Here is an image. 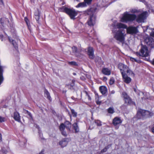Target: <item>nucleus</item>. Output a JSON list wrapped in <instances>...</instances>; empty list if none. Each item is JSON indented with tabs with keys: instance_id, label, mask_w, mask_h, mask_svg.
Here are the masks:
<instances>
[{
	"instance_id": "obj_16",
	"label": "nucleus",
	"mask_w": 154,
	"mask_h": 154,
	"mask_svg": "<svg viewBox=\"0 0 154 154\" xmlns=\"http://www.w3.org/2000/svg\"><path fill=\"white\" fill-rule=\"evenodd\" d=\"M124 81L126 83H129L131 81V79L128 77L126 73L122 75Z\"/></svg>"
},
{
	"instance_id": "obj_59",
	"label": "nucleus",
	"mask_w": 154,
	"mask_h": 154,
	"mask_svg": "<svg viewBox=\"0 0 154 154\" xmlns=\"http://www.w3.org/2000/svg\"><path fill=\"white\" fill-rule=\"evenodd\" d=\"M0 22L1 23V24L2 23V22H1V20L0 19Z\"/></svg>"
},
{
	"instance_id": "obj_2",
	"label": "nucleus",
	"mask_w": 154,
	"mask_h": 154,
	"mask_svg": "<svg viewBox=\"0 0 154 154\" xmlns=\"http://www.w3.org/2000/svg\"><path fill=\"white\" fill-rule=\"evenodd\" d=\"M116 26L119 28H123L126 29L127 33L130 34H135L138 32L137 28L134 26H129L127 27L126 25L120 23H117Z\"/></svg>"
},
{
	"instance_id": "obj_7",
	"label": "nucleus",
	"mask_w": 154,
	"mask_h": 154,
	"mask_svg": "<svg viewBox=\"0 0 154 154\" xmlns=\"http://www.w3.org/2000/svg\"><path fill=\"white\" fill-rule=\"evenodd\" d=\"M145 43L151 48H154V40L151 37H146L144 40Z\"/></svg>"
},
{
	"instance_id": "obj_27",
	"label": "nucleus",
	"mask_w": 154,
	"mask_h": 154,
	"mask_svg": "<svg viewBox=\"0 0 154 154\" xmlns=\"http://www.w3.org/2000/svg\"><path fill=\"white\" fill-rule=\"evenodd\" d=\"M8 38L9 42L12 43L13 46H14L15 47H16L17 44L15 41L11 39L9 36L8 37Z\"/></svg>"
},
{
	"instance_id": "obj_40",
	"label": "nucleus",
	"mask_w": 154,
	"mask_h": 154,
	"mask_svg": "<svg viewBox=\"0 0 154 154\" xmlns=\"http://www.w3.org/2000/svg\"><path fill=\"white\" fill-rule=\"evenodd\" d=\"M114 82V80L113 78H111L109 81V83L111 85L113 84Z\"/></svg>"
},
{
	"instance_id": "obj_12",
	"label": "nucleus",
	"mask_w": 154,
	"mask_h": 154,
	"mask_svg": "<svg viewBox=\"0 0 154 154\" xmlns=\"http://www.w3.org/2000/svg\"><path fill=\"white\" fill-rule=\"evenodd\" d=\"M142 110L143 111V112H142L141 114L143 118L149 117L153 115V113L152 112H151L149 111L143 109H142Z\"/></svg>"
},
{
	"instance_id": "obj_9",
	"label": "nucleus",
	"mask_w": 154,
	"mask_h": 154,
	"mask_svg": "<svg viewBox=\"0 0 154 154\" xmlns=\"http://www.w3.org/2000/svg\"><path fill=\"white\" fill-rule=\"evenodd\" d=\"M147 14L146 11H145L139 15L136 19V21L138 23L143 22L144 20L146 18V15Z\"/></svg>"
},
{
	"instance_id": "obj_37",
	"label": "nucleus",
	"mask_w": 154,
	"mask_h": 154,
	"mask_svg": "<svg viewBox=\"0 0 154 154\" xmlns=\"http://www.w3.org/2000/svg\"><path fill=\"white\" fill-rule=\"evenodd\" d=\"M24 20H25V21L27 26H28V28L29 29V30L30 31H31V30H30V28L29 27V24L28 23H29V20L28 19V18L26 17H25V19H24Z\"/></svg>"
},
{
	"instance_id": "obj_18",
	"label": "nucleus",
	"mask_w": 154,
	"mask_h": 154,
	"mask_svg": "<svg viewBox=\"0 0 154 154\" xmlns=\"http://www.w3.org/2000/svg\"><path fill=\"white\" fill-rule=\"evenodd\" d=\"M79 122L76 120V122L73 124L74 129L75 130V133L78 132L79 131V129L78 126V124Z\"/></svg>"
},
{
	"instance_id": "obj_44",
	"label": "nucleus",
	"mask_w": 154,
	"mask_h": 154,
	"mask_svg": "<svg viewBox=\"0 0 154 154\" xmlns=\"http://www.w3.org/2000/svg\"><path fill=\"white\" fill-rule=\"evenodd\" d=\"M131 12L133 13H136L138 12V11L137 10L133 9L131 10Z\"/></svg>"
},
{
	"instance_id": "obj_29",
	"label": "nucleus",
	"mask_w": 154,
	"mask_h": 154,
	"mask_svg": "<svg viewBox=\"0 0 154 154\" xmlns=\"http://www.w3.org/2000/svg\"><path fill=\"white\" fill-rule=\"evenodd\" d=\"M151 29V32L150 33V35L154 37V28L150 29L149 28V26H146V30Z\"/></svg>"
},
{
	"instance_id": "obj_56",
	"label": "nucleus",
	"mask_w": 154,
	"mask_h": 154,
	"mask_svg": "<svg viewBox=\"0 0 154 154\" xmlns=\"http://www.w3.org/2000/svg\"><path fill=\"white\" fill-rule=\"evenodd\" d=\"M73 75H76V73H75V72H73V73H72Z\"/></svg>"
},
{
	"instance_id": "obj_48",
	"label": "nucleus",
	"mask_w": 154,
	"mask_h": 154,
	"mask_svg": "<svg viewBox=\"0 0 154 154\" xmlns=\"http://www.w3.org/2000/svg\"><path fill=\"white\" fill-rule=\"evenodd\" d=\"M115 93V91H114V90H112V91H111V92H110V94H114Z\"/></svg>"
},
{
	"instance_id": "obj_57",
	"label": "nucleus",
	"mask_w": 154,
	"mask_h": 154,
	"mask_svg": "<svg viewBox=\"0 0 154 154\" xmlns=\"http://www.w3.org/2000/svg\"><path fill=\"white\" fill-rule=\"evenodd\" d=\"M68 114H69V116H70V118H71V115L70 114V113L69 112L68 113Z\"/></svg>"
},
{
	"instance_id": "obj_17",
	"label": "nucleus",
	"mask_w": 154,
	"mask_h": 154,
	"mask_svg": "<svg viewBox=\"0 0 154 154\" xmlns=\"http://www.w3.org/2000/svg\"><path fill=\"white\" fill-rule=\"evenodd\" d=\"M68 143L67 139H65L60 141L59 143V144L62 147H63L67 145Z\"/></svg>"
},
{
	"instance_id": "obj_6",
	"label": "nucleus",
	"mask_w": 154,
	"mask_h": 154,
	"mask_svg": "<svg viewBox=\"0 0 154 154\" xmlns=\"http://www.w3.org/2000/svg\"><path fill=\"white\" fill-rule=\"evenodd\" d=\"M122 95L125 103L129 105H135V103L132 101L131 99L126 92H122Z\"/></svg>"
},
{
	"instance_id": "obj_50",
	"label": "nucleus",
	"mask_w": 154,
	"mask_h": 154,
	"mask_svg": "<svg viewBox=\"0 0 154 154\" xmlns=\"http://www.w3.org/2000/svg\"><path fill=\"white\" fill-rule=\"evenodd\" d=\"M152 132L154 134V127L152 128L151 129Z\"/></svg>"
},
{
	"instance_id": "obj_5",
	"label": "nucleus",
	"mask_w": 154,
	"mask_h": 154,
	"mask_svg": "<svg viewBox=\"0 0 154 154\" xmlns=\"http://www.w3.org/2000/svg\"><path fill=\"white\" fill-rule=\"evenodd\" d=\"M135 54L137 56L146 57L149 56V52L147 47L145 45H142L140 49V52H137Z\"/></svg>"
},
{
	"instance_id": "obj_34",
	"label": "nucleus",
	"mask_w": 154,
	"mask_h": 154,
	"mask_svg": "<svg viewBox=\"0 0 154 154\" xmlns=\"http://www.w3.org/2000/svg\"><path fill=\"white\" fill-rule=\"evenodd\" d=\"M94 122L97 126H100L102 125L101 122L99 120H95Z\"/></svg>"
},
{
	"instance_id": "obj_4",
	"label": "nucleus",
	"mask_w": 154,
	"mask_h": 154,
	"mask_svg": "<svg viewBox=\"0 0 154 154\" xmlns=\"http://www.w3.org/2000/svg\"><path fill=\"white\" fill-rule=\"evenodd\" d=\"M137 18V16L134 14H130L128 12H125L121 19V21L122 22L127 23L134 20Z\"/></svg>"
},
{
	"instance_id": "obj_3",
	"label": "nucleus",
	"mask_w": 154,
	"mask_h": 154,
	"mask_svg": "<svg viewBox=\"0 0 154 154\" xmlns=\"http://www.w3.org/2000/svg\"><path fill=\"white\" fill-rule=\"evenodd\" d=\"M96 10L95 8H91L88 12V14L89 15V18L87 22L89 26H93L95 23L96 16L94 14Z\"/></svg>"
},
{
	"instance_id": "obj_49",
	"label": "nucleus",
	"mask_w": 154,
	"mask_h": 154,
	"mask_svg": "<svg viewBox=\"0 0 154 154\" xmlns=\"http://www.w3.org/2000/svg\"><path fill=\"white\" fill-rule=\"evenodd\" d=\"M3 35H0V39L2 40V41H3Z\"/></svg>"
},
{
	"instance_id": "obj_51",
	"label": "nucleus",
	"mask_w": 154,
	"mask_h": 154,
	"mask_svg": "<svg viewBox=\"0 0 154 154\" xmlns=\"http://www.w3.org/2000/svg\"><path fill=\"white\" fill-rule=\"evenodd\" d=\"M44 150H42L41 152L39 153V154H44Z\"/></svg>"
},
{
	"instance_id": "obj_31",
	"label": "nucleus",
	"mask_w": 154,
	"mask_h": 154,
	"mask_svg": "<svg viewBox=\"0 0 154 154\" xmlns=\"http://www.w3.org/2000/svg\"><path fill=\"white\" fill-rule=\"evenodd\" d=\"M71 110L72 116L74 117H76L77 116V112L74 109H71Z\"/></svg>"
},
{
	"instance_id": "obj_20",
	"label": "nucleus",
	"mask_w": 154,
	"mask_h": 154,
	"mask_svg": "<svg viewBox=\"0 0 154 154\" xmlns=\"http://www.w3.org/2000/svg\"><path fill=\"white\" fill-rule=\"evenodd\" d=\"M14 118L16 121L18 122L20 121V114L17 111H16L14 113Z\"/></svg>"
},
{
	"instance_id": "obj_10",
	"label": "nucleus",
	"mask_w": 154,
	"mask_h": 154,
	"mask_svg": "<svg viewBox=\"0 0 154 154\" xmlns=\"http://www.w3.org/2000/svg\"><path fill=\"white\" fill-rule=\"evenodd\" d=\"M119 69L120 70L122 75L125 73V71L127 69H128V66L124 64L120 63L118 66Z\"/></svg>"
},
{
	"instance_id": "obj_32",
	"label": "nucleus",
	"mask_w": 154,
	"mask_h": 154,
	"mask_svg": "<svg viewBox=\"0 0 154 154\" xmlns=\"http://www.w3.org/2000/svg\"><path fill=\"white\" fill-rule=\"evenodd\" d=\"M68 64L71 66H78V64L75 61H71V62H69L68 63Z\"/></svg>"
},
{
	"instance_id": "obj_52",
	"label": "nucleus",
	"mask_w": 154,
	"mask_h": 154,
	"mask_svg": "<svg viewBox=\"0 0 154 154\" xmlns=\"http://www.w3.org/2000/svg\"><path fill=\"white\" fill-rule=\"evenodd\" d=\"M105 1L106 2V3H107L108 2V0H103V2H104V1Z\"/></svg>"
},
{
	"instance_id": "obj_26",
	"label": "nucleus",
	"mask_w": 154,
	"mask_h": 154,
	"mask_svg": "<svg viewBox=\"0 0 154 154\" xmlns=\"http://www.w3.org/2000/svg\"><path fill=\"white\" fill-rule=\"evenodd\" d=\"M111 146V144H109L107 146L105 147L104 148H103V149L101 150L100 151L101 153H103L106 152L107 151V150L109 148V147Z\"/></svg>"
},
{
	"instance_id": "obj_55",
	"label": "nucleus",
	"mask_w": 154,
	"mask_h": 154,
	"mask_svg": "<svg viewBox=\"0 0 154 154\" xmlns=\"http://www.w3.org/2000/svg\"><path fill=\"white\" fill-rule=\"evenodd\" d=\"M2 139V135L0 133V140Z\"/></svg>"
},
{
	"instance_id": "obj_35",
	"label": "nucleus",
	"mask_w": 154,
	"mask_h": 154,
	"mask_svg": "<svg viewBox=\"0 0 154 154\" xmlns=\"http://www.w3.org/2000/svg\"><path fill=\"white\" fill-rule=\"evenodd\" d=\"M66 8L68 9V8L63 6V7L60 8L59 10H60V11L65 12L66 13Z\"/></svg>"
},
{
	"instance_id": "obj_11",
	"label": "nucleus",
	"mask_w": 154,
	"mask_h": 154,
	"mask_svg": "<svg viewBox=\"0 0 154 154\" xmlns=\"http://www.w3.org/2000/svg\"><path fill=\"white\" fill-rule=\"evenodd\" d=\"M72 52L74 54V55H75L77 57H79L80 56L81 52L82 51L81 49H78L77 47L75 46H73L72 47Z\"/></svg>"
},
{
	"instance_id": "obj_22",
	"label": "nucleus",
	"mask_w": 154,
	"mask_h": 154,
	"mask_svg": "<svg viewBox=\"0 0 154 154\" xmlns=\"http://www.w3.org/2000/svg\"><path fill=\"white\" fill-rule=\"evenodd\" d=\"M102 72L105 75H109L111 74L110 70L108 68H103L102 70Z\"/></svg>"
},
{
	"instance_id": "obj_62",
	"label": "nucleus",
	"mask_w": 154,
	"mask_h": 154,
	"mask_svg": "<svg viewBox=\"0 0 154 154\" xmlns=\"http://www.w3.org/2000/svg\"><path fill=\"white\" fill-rule=\"evenodd\" d=\"M134 91L135 92H136V89H135L134 90Z\"/></svg>"
},
{
	"instance_id": "obj_38",
	"label": "nucleus",
	"mask_w": 154,
	"mask_h": 154,
	"mask_svg": "<svg viewBox=\"0 0 154 154\" xmlns=\"http://www.w3.org/2000/svg\"><path fill=\"white\" fill-rule=\"evenodd\" d=\"M130 60L132 61H135L136 62L139 63L140 62V61L139 60H137L135 58L132 57H131L130 58Z\"/></svg>"
},
{
	"instance_id": "obj_15",
	"label": "nucleus",
	"mask_w": 154,
	"mask_h": 154,
	"mask_svg": "<svg viewBox=\"0 0 154 154\" xmlns=\"http://www.w3.org/2000/svg\"><path fill=\"white\" fill-rule=\"evenodd\" d=\"M122 122V121L121 118L118 117H115L112 121V123L115 126L121 124Z\"/></svg>"
},
{
	"instance_id": "obj_28",
	"label": "nucleus",
	"mask_w": 154,
	"mask_h": 154,
	"mask_svg": "<svg viewBox=\"0 0 154 154\" xmlns=\"http://www.w3.org/2000/svg\"><path fill=\"white\" fill-rule=\"evenodd\" d=\"M126 71L127 73H128L129 75H131V76H134V72L131 70L129 69L128 67V69H127L126 70Z\"/></svg>"
},
{
	"instance_id": "obj_13",
	"label": "nucleus",
	"mask_w": 154,
	"mask_h": 154,
	"mask_svg": "<svg viewBox=\"0 0 154 154\" xmlns=\"http://www.w3.org/2000/svg\"><path fill=\"white\" fill-rule=\"evenodd\" d=\"M88 54L90 58L93 59L94 56V50L92 47H89L88 48Z\"/></svg>"
},
{
	"instance_id": "obj_21",
	"label": "nucleus",
	"mask_w": 154,
	"mask_h": 154,
	"mask_svg": "<svg viewBox=\"0 0 154 154\" xmlns=\"http://www.w3.org/2000/svg\"><path fill=\"white\" fill-rule=\"evenodd\" d=\"M143 112V111L142 110V109H140L137 112L136 116L138 119H140L143 118L142 115V112Z\"/></svg>"
},
{
	"instance_id": "obj_42",
	"label": "nucleus",
	"mask_w": 154,
	"mask_h": 154,
	"mask_svg": "<svg viewBox=\"0 0 154 154\" xmlns=\"http://www.w3.org/2000/svg\"><path fill=\"white\" fill-rule=\"evenodd\" d=\"M5 118L0 116V123L5 121Z\"/></svg>"
},
{
	"instance_id": "obj_58",
	"label": "nucleus",
	"mask_w": 154,
	"mask_h": 154,
	"mask_svg": "<svg viewBox=\"0 0 154 154\" xmlns=\"http://www.w3.org/2000/svg\"><path fill=\"white\" fill-rule=\"evenodd\" d=\"M95 95L97 96H98V94L97 93H96V92H95Z\"/></svg>"
},
{
	"instance_id": "obj_25",
	"label": "nucleus",
	"mask_w": 154,
	"mask_h": 154,
	"mask_svg": "<svg viewBox=\"0 0 154 154\" xmlns=\"http://www.w3.org/2000/svg\"><path fill=\"white\" fill-rule=\"evenodd\" d=\"M87 6L86 3L84 2L79 3L78 5L76 6V8L84 7Z\"/></svg>"
},
{
	"instance_id": "obj_14",
	"label": "nucleus",
	"mask_w": 154,
	"mask_h": 154,
	"mask_svg": "<svg viewBox=\"0 0 154 154\" xmlns=\"http://www.w3.org/2000/svg\"><path fill=\"white\" fill-rule=\"evenodd\" d=\"M65 128L66 127L63 123H61L59 127V129L61 131L62 134L64 136H66L67 135L66 132L64 131Z\"/></svg>"
},
{
	"instance_id": "obj_19",
	"label": "nucleus",
	"mask_w": 154,
	"mask_h": 154,
	"mask_svg": "<svg viewBox=\"0 0 154 154\" xmlns=\"http://www.w3.org/2000/svg\"><path fill=\"white\" fill-rule=\"evenodd\" d=\"M99 90L102 94L104 95L106 94L107 91V89L105 86H101L100 87Z\"/></svg>"
},
{
	"instance_id": "obj_39",
	"label": "nucleus",
	"mask_w": 154,
	"mask_h": 154,
	"mask_svg": "<svg viewBox=\"0 0 154 154\" xmlns=\"http://www.w3.org/2000/svg\"><path fill=\"white\" fill-rule=\"evenodd\" d=\"M92 0H84V2L86 3V5H89L91 4Z\"/></svg>"
},
{
	"instance_id": "obj_47",
	"label": "nucleus",
	"mask_w": 154,
	"mask_h": 154,
	"mask_svg": "<svg viewBox=\"0 0 154 154\" xmlns=\"http://www.w3.org/2000/svg\"><path fill=\"white\" fill-rule=\"evenodd\" d=\"M151 63L154 65V58L151 61Z\"/></svg>"
},
{
	"instance_id": "obj_1",
	"label": "nucleus",
	"mask_w": 154,
	"mask_h": 154,
	"mask_svg": "<svg viewBox=\"0 0 154 154\" xmlns=\"http://www.w3.org/2000/svg\"><path fill=\"white\" fill-rule=\"evenodd\" d=\"M117 25V23L113 26V28L112 31L113 34V37L116 40L119 42L124 43L126 35L125 31L123 29V28H118L116 26Z\"/></svg>"
},
{
	"instance_id": "obj_43",
	"label": "nucleus",
	"mask_w": 154,
	"mask_h": 154,
	"mask_svg": "<svg viewBox=\"0 0 154 154\" xmlns=\"http://www.w3.org/2000/svg\"><path fill=\"white\" fill-rule=\"evenodd\" d=\"M75 81L74 80H73L72 81V83L70 85L72 87H73L75 85Z\"/></svg>"
},
{
	"instance_id": "obj_30",
	"label": "nucleus",
	"mask_w": 154,
	"mask_h": 154,
	"mask_svg": "<svg viewBox=\"0 0 154 154\" xmlns=\"http://www.w3.org/2000/svg\"><path fill=\"white\" fill-rule=\"evenodd\" d=\"M85 97L86 99H88L89 101H91V98L90 95L88 94V93L87 91H85Z\"/></svg>"
},
{
	"instance_id": "obj_41",
	"label": "nucleus",
	"mask_w": 154,
	"mask_h": 154,
	"mask_svg": "<svg viewBox=\"0 0 154 154\" xmlns=\"http://www.w3.org/2000/svg\"><path fill=\"white\" fill-rule=\"evenodd\" d=\"M26 113L29 116V117L32 119V116L31 114L28 111L26 110Z\"/></svg>"
},
{
	"instance_id": "obj_61",
	"label": "nucleus",
	"mask_w": 154,
	"mask_h": 154,
	"mask_svg": "<svg viewBox=\"0 0 154 154\" xmlns=\"http://www.w3.org/2000/svg\"><path fill=\"white\" fill-rule=\"evenodd\" d=\"M40 136L41 135V133H40L39 134Z\"/></svg>"
},
{
	"instance_id": "obj_53",
	"label": "nucleus",
	"mask_w": 154,
	"mask_h": 154,
	"mask_svg": "<svg viewBox=\"0 0 154 154\" xmlns=\"http://www.w3.org/2000/svg\"><path fill=\"white\" fill-rule=\"evenodd\" d=\"M80 79H81L82 80H84V78L83 77H80Z\"/></svg>"
},
{
	"instance_id": "obj_8",
	"label": "nucleus",
	"mask_w": 154,
	"mask_h": 154,
	"mask_svg": "<svg viewBox=\"0 0 154 154\" xmlns=\"http://www.w3.org/2000/svg\"><path fill=\"white\" fill-rule=\"evenodd\" d=\"M66 13L68 14L71 19H74L75 17L77 15V13L74 10L69 8L66 9Z\"/></svg>"
},
{
	"instance_id": "obj_60",
	"label": "nucleus",
	"mask_w": 154,
	"mask_h": 154,
	"mask_svg": "<svg viewBox=\"0 0 154 154\" xmlns=\"http://www.w3.org/2000/svg\"><path fill=\"white\" fill-rule=\"evenodd\" d=\"M42 138V139H43V140H44V139H45V138Z\"/></svg>"
},
{
	"instance_id": "obj_36",
	"label": "nucleus",
	"mask_w": 154,
	"mask_h": 154,
	"mask_svg": "<svg viewBox=\"0 0 154 154\" xmlns=\"http://www.w3.org/2000/svg\"><path fill=\"white\" fill-rule=\"evenodd\" d=\"M40 16L38 12L35 13V18L37 21H38L39 19Z\"/></svg>"
},
{
	"instance_id": "obj_23",
	"label": "nucleus",
	"mask_w": 154,
	"mask_h": 154,
	"mask_svg": "<svg viewBox=\"0 0 154 154\" xmlns=\"http://www.w3.org/2000/svg\"><path fill=\"white\" fill-rule=\"evenodd\" d=\"M44 93L45 97H46L50 100H51V98L50 94L46 89L45 90Z\"/></svg>"
},
{
	"instance_id": "obj_45",
	"label": "nucleus",
	"mask_w": 154,
	"mask_h": 154,
	"mask_svg": "<svg viewBox=\"0 0 154 154\" xmlns=\"http://www.w3.org/2000/svg\"><path fill=\"white\" fill-rule=\"evenodd\" d=\"M0 4L2 5H4V2L3 0H0Z\"/></svg>"
},
{
	"instance_id": "obj_46",
	"label": "nucleus",
	"mask_w": 154,
	"mask_h": 154,
	"mask_svg": "<svg viewBox=\"0 0 154 154\" xmlns=\"http://www.w3.org/2000/svg\"><path fill=\"white\" fill-rule=\"evenodd\" d=\"M97 104L98 105H100L101 103V101H97L96 102Z\"/></svg>"
},
{
	"instance_id": "obj_33",
	"label": "nucleus",
	"mask_w": 154,
	"mask_h": 154,
	"mask_svg": "<svg viewBox=\"0 0 154 154\" xmlns=\"http://www.w3.org/2000/svg\"><path fill=\"white\" fill-rule=\"evenodd\" d=\"M108 112L109 113L112 114L114 112V111L112 108L109 107L108 109Z\"/></svg>"
},
{
	"instance_id": "obj_24",
	"label": "nucleus",
	"mask_w": 154,
	"mask_h": 154,
	"mask_svg": "<svg viewBox=\"0 0 154 154\" xmlns=\"http://www.w3.org/2000/svg\"><path fill=\"white\" fill-rule=\"evenodd\" d=\"M65 125L66 128L68 130H69L71 127V124L69 121H66L64 124Z\"/></svg>"
},
{
	"instance_id": "obj_54",
	"label": "nucleus",
	"mask_w": 154,
	"mask_h": 154,
	"mask_svg": "<svg viewBox=\"0 0 154 154\" xmlns=\"http://www.w3.org/2000/svg\"><path fill=\"white\" fill-rule=\"evenodd\" d=\"M71 98L73 100H75V98L73 96H72V97H71Z\"/></svg>"
}]
</instances>
